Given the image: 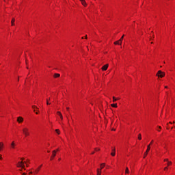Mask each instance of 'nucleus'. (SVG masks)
<instances>
[{"mask_svg":"<svg viewBox=\"0 0 175 175\" xmlns=\"http://www.w3.org/2000/svg\"><path fill=\"white\" fill-rule=\"evenodd\" d=\"M21 161L18 162L16 164V167H21V172L23 171V169H25V164H24V158L21 159Z\"/></svg>","mask_w":175,"mask_h":175,"instance_id":"obj_2","label":"nucleus"},{"mask_svg":"<svg viewBox=\"0 0 175 175\" xmlns=\"http://www.w3.org/2000/svg\"><path fill=\"white\" fill-rule=\"evenodd\" d=\"M111 107H115V109H117L118 106L117 105V103H113L111 105Z\"/></svg>","mask_w":175,"mask_h":175,"instance_id":"obj_22","label":"nucleus"},{"mask_svg":"<svg viewBox=\"0 0 175 175\" xmlns=\"http://www.w3.org/2000/svg\"><path fill=\"white\" fill-rule=\"evenodd\" d=\"M4 144L3 142H0V152L3 150Z\"/></svg>","mask_w":175,"mask_h":175,"instance_id":"obj_15","label":"nucleus"},{"mask_svg":"<svg viewBox=\"0 0 175 175\" xmlns=\"http://www.w3.org/2000/svg\"><path fill=\"white\" fill-rule=\"evenodd\" d=\"M32 109L34 111V113L36 112V114H39V108H38V107H36V105H32Z\"/></svg>","mask_w":175,"mask_h":175,"instance_id":"obj_5","label":"nucleus"},{"mask_svg":"<svg viewBox=\"0 0 175 175\" xmlns=\"http://www.w3.org/2000/svg\"><path fill=\"white\" fill-rule=\"evenodd\" d=\"M54 151H55V152H59V151H61V149L59 148H57L56 150H54Z\"/></svg>","mask_w":175,"mask_h":175,"instance_id":"obj_30","label":"nucleus"},{"mask_svg":"<svg viewBox=\"0 0 175 175\" xmlns=\"http://www.w3.org/2000/svg\"><path fill=\"white\" fill-rule=\"evenodd\" d=\"M111 157H116V147L111 148Z\"/></svg>","mask_w":175,"mask_h":175,"instance_id":"obj_9","label":"nucleus"},{"mask_svg":"<svg viewBox=\"0 0 175 175\" xmlns=\"http://www.w3.org/2000/svg\"><path fill=\"white\" fill-rule=\"evenodd\" d=\"M57 156V152L55 150L52 151V155L51 156L50 161H54V158Z\"/></svg>","mask_w":175,"mask_h":175,"instance_id":"obj_6","label":"nucleus"},{"mask_svg":"<svg viewBox=\"0 0 175 175\" xmlns=\"http://www.w3.org/2000/svg\"><path fill=\"white\" fill-rule=\"evenodd\" d=\"M11 148L12 150H14V148H16V142L14 141H13L12 143H11Z\"/></svg>","mask_w":175,"mask_h":175,"instance_id":"obj_13","label":"nucleus"},{"mask_svg":"<svg viewBox=\"0 0 175 175\" xmlns=\"http://www.w3.org/2000/svg\"><path fill=\"white\" fill-rule=\"evenodd\" d=\"M61 75L58 74V73H55L53 75V77L54 79H58V77H60Z\"/></svg>","mask_w":175,"mask_h":175,"instance_id":"obj_16","label":"nucleus"},{"mask_svg":"<svg viewBox=\"0 0 175 175\" xmlns=\"http://www.w3.org/2000/svg\"><path fill=\"white\" fill-rule=\"evenodd\" d=\"M66 110H67V111H69V107H66Z\"/></svg>","mask_w":175,"mask_h":175,"instance_id":"obj_39","label":"nucleus"},{"mask_svg":"<svg viewBox=\"0 0 175 175\" xmlns=\"http://www.w3.org/2000/svg\"><path fill=\"white\" fill-rule=\"evenodd\" d=\"M125 174H129V169L128 168V167H126Z\"/></svg>","mask_w":175,"mask_h":175,"instance_id":"obj_25","label":"nucleus"},{"mask_svg":"<svg viewBox=\"0 0 175 175\" xmlns=\"http://www.w3.org/2000/svg\"><path fill=\"white\" fill-rule=\"evenodd\" d=\"M157 76L158 77H161V79H162V77H165V72L159 70L158 71V72L157 73Z\"/></svg>","mask_w":175,"mask_h":175,"instance_id":"obj_4","label":"nucleus"},{"mask_svg":"<svg viewBox=\"0 0 175 175\" xmlns=\"http://www.w3.org/2000/svg\"><path fill=\"white\" fill-rule=\"evenodd\" d=\"M165 88H167V86H165Z\"/></svg>","mask_w":175,"mask_h":175,"instance_id":"obj_44","label":"nucleus"},{"mask_svg":"<svg viewBox=\"0 0 175 175\" xmlns=\"http://www.w3.org/2000/svg\"><path fill=\"white\" fill-rule=\"evenodd\" d=\"M169 170V167L166 166L165 167H164V171L166 172Z\"/></svg>","mask_w":175,"mask_h":175,"instance_id":"obj_35","label":"nucleus"},{"mask_svg":"<svg viewBox=\"0 0 175 175\" xmlns=\"http://www.w3.org/2000/svg\"><path fill=\"white\" fill-rule=\"evenodd\" d=\"M42 166H43L42 164H41L35 171H34V174H38L39 172H40V169H42Z\"/></svg>","mask_w":175,"mask_h":175,"instance_id":"obj_8","label":"nucleus"},{"mask_svg":"<svg viewBox=\"0 0 175 175\" xmlns=\"http://www.w3.org/2000/svg\"><path fill=\"white\" fill-rule=\"evenodd\" d=\"M47 152H50V150H47Z\"/></svg>","mask_w":175,"mask_h":175,"instance_id":"obj_45","label":"nucleus"},{"mask_svg":"<svg viewBox=\"0 0 175 175\" xmlns=\"http://www.w3.org/2000/svg\"><path fill=\"white\" fill-rule=\"evenodd\" d=\"M120 98H116L115 96H113V102H117V100H120Z\"/></svg>","mask_w":175,"mask_h":175,"instance_id":"obj_21","label":"nucleus"},{"mask_svg":"<svg viewBox=\"0 0 175 175\" xmlns=\"http://www.w3.org/2000/svg\"><path fill=\"white\" fill-rule=\"evenodd\" d=\"M22 133L25 135V137H29L31 136V131H29V128L25 126L22 129Z\"/></svg>","mask_w":175,"mask_h":175,"instance_id":"obj_1","label":"nucleus"},{"mask_svg":"<svg viewBox=\"0 0 175 175\" xmlns=\"http://www.w3.org/2000/svg\"><path fill=\"white\" fill-rule=\"evenodd\" d=\"M82 39H84V37H82Z\"/></svg>","mask_w":175,"mask_h":175,"instance_id":"obj_46","label":"nucleus"},{"mask_svg":"<svg viewBox=\"0 0 175 175\" xmlns=\"http://www.w3.org/2000/svg\"><path fill=\"white\" fill-rule=\"evenodd\" d=\"M57 116H58L60 118L62 121V120H64V116H62V113H61V111H57Z\"/></svg>","mask_w":175,"mask_h":175,"instance_id":"obj_12","label":"nucleus"},{"mask_svg":"<svg viewBox=\"0 0 175 175\" xmlns=\"http://www.w3.org/2000/svg\"><path fill=\"white\" fill-rule=\"evenodd\" d=\"M50 99L47 98L46 99V105H51V103H50Z\"/></svg>","mask_w":175,"mask_h":175,"instance_id":"obj_29","label":"nucleus"},{"mask_svg":"<svg viewBox=\"0 0 175 175\" xmlns=\"http://www.w3.org/2000/svg\"><path fill=\"white\" fill-rule=\"evenodd\" d=\"M98 151H100V149L99 148H94V152H98Z\"/></svg>","mask_w":175,"mask_h":175,"instance_id":"obj_27","label":"nucleus"},{"mask_svg":"<svg viewBox=\"0 0 175 175\" xmlns=\"http://www.w3.org/2000/svg\"><path fill=\"white\" fill-rule=\"evenodd\" d=\"M108 68H109V64H105V65L103 66L101 69L103 71H106V70L108 69Z\"/></svg>","mask_w":175,"mask_h":175,"instance_id":"obj_11","label":"nucleus"},{"mask_svg":"<svg viewBox=\"0 0 175 175\" xmlns=\"http://www.w3.org/2000/svg\"><path fill=\"white\" fill-rule=\"evenodd\" d=\"M114 44H116V45H120V44H122V42H121V40H118V41H116L115 42H114Z\"/></svg>","mask_w":175,"mask_h":175,"instance_id":"obj_19","label":"nucleus"},{"mask_svg":"<svg viewBox=\"0 0 175 175\" xmlns=\"http://www.w3.org/2000/svg\"><path fill=\"white\" fill-rule=\"evenodd\" d=\"M138 140H142V134L138 135Z\"/></svg>","mask_w":175,"mask_h":175,"instance_id":"obj_32","label":"nucleus"},{"mask_svg":"<svg viewBox=\"0 0 175 175\" xmlns=\"http://www.w3.org/2000/svg\"><path fill=\"white\" fill-rule=\"evenodd\" d=\"M164 162H169V159H165Z\"/></svg>","mask_w":175,"mask_h":175,"instance_id":"obj_36","label":"nucleus"},{"mask_svg":"<svg viewBox=\"0 0 175 175\" xmlns=\"http://www.w3.org/2000/svg\"><path fill=\"white\" fill-rule=\"evenodd\" d=\"M168 124H169V125H170V124H173V123H172V122H170Z\"/></svg>","mask_w":175,"mask_h":175,"instance_id":"obj_42","label":"nucleus"},{"mask_svg":"<svg viewBox=\"0 0 175 175\" xmlns=\"http://www.w3.org/2000/svg\"><path fill=\"white\" fill-rule=\"evenodd\" d=\"M124 36H125L124 35H123L120 39L119 40H120V42L122 43V40H124Z\"/></svg>","mask_w":175,"mask_h":175,"instance_id":"obj_31","label":"nucleus"},{"mask_svg":"<svg viewBox=\"0 0 175 175\" xmlns=\"http://www.w3.org/2000/svg\"><path fill=\"white\" fill-rule=\"evenodd\" d=\"M156 131H157V132H161V131H162V126H157Z\"/></svg>","mask_w":175,"mask_h":175,"instance_id":"obj_17","label":"nucleus"},{"mask_svg":"<svg viewBox=\"0 0 175 175\" xmlns=\"http://www.w3.org/2000/svg\"><path fill=\"white\" fill-rule=\"evenodd\" d=\"M3 158H2V154H0V161H2Z\"/></svg>","mask_w":175,"mask_h":175,"instance_id":"obj_38","label":"nucleus"},{"mask_svg":"<svg viewBox=\"0 0 175 175\" xmlns=\"http://www.w3.org/2000/svg\"><path fill=\"white\" fill-rule=\"evenodd\" d=\"M154 144V139H152L150 143L149 144V146H152Z\"/></svg>","mask_w":175,"mask_h":175,"instance_id":"obj_34","label":"nucleus"},{"mask_svg":"<svg viewBox=\"0 0 175 175\" xmlns=\"http://www.w3.org/2000/svg\"><path fill=\"white\" fill-rule=\"evenodd\" d=\"M174 124H175V122H173Z\"/></svg>","mask_w":175,"mask_h":175,"instance_id":"obj_47","label":"nucleus"},{"mask_svg":"<svg viewBox=\"0 0 175 175\" xmlns=\"http://www.w3.org/2000/svg\"><path fill=\"white\" fill-rule=\"evenodd\" d=\"M16 22V19L13 18L11 21V25L13 27L14 26V23Z\"/></svg>","mask_w":175,"mask_h":175,"instance_id":"obj_20","label":"nucleus"},{"mask_svg":"<svg viewBox=\"0 0 175 175\" xmlns=\"http://www.w3.org/2000/svg\"><path fill=\"white\" fill-rule=\"evenodd\" d=\"M148 155V152L146 151V152L144 154V158H146Z\"/></svg>","mask_w":175,"mask_h":175,"instance_id":"obj_28","label":"nucleus"},{"mask_svg":"<svg viewBox=\"0 0 175 175\" xmlns=\"http://www.w3.org/2000/svg\"><path fill=\"white\" fill-rule=\"evenodd\" d=\"M173 165V163L172 161L167 162V167L172 166Z\"/></svg>","mask_w":175,"mask_h":175,"instance_id":"obj_23","label":"nucleus"},{"mask_svg":"<svg viewBox=\"0 0 175 175\" xmlns=\"http://www.w3.org/2000/svg\"><path fill=\"white\" fill-rule=\"evenodd\" d=\"M105 166H106V163H103L100 164L99 169H101V170H102V169H104Z\"/></svg>","mask_w":175,"mask_h":175,"instance_id":"obj_18","label":"nucleus"},{"mask_svg":"<svg viewBox=\"0 0 175 175\" xmlns=\"http://www.w3.org/2000/svg\"><path fill=\"white\" fill-rule=\"evenodd\" d=\"M88 37H87V36H85V39H88Z\"/></svg>","mask_w":175,"mask_h":175,"instance_id":"obj_43","label":"nucleus"},{"mask_svg":"<svg viewBox=\"0 0 175 175\" xmlns=\"http://www.w3.org/2000/svg\"><path fill=\"white\" fill-rule=\"evenodd\" d=\"M96 174L97 175H102V170L98 168L97 170H96Z\"/></svg>","mask_w":175,"mask_h":175,"instance_id":"obj_14","label":"nucleus"},{"mask_svg":"<svg viewBox=\"0 0 175 175\" xmlns=\"http://www.w3.org/2000/svg\"><path fill=\"white\" fill-rule=\"evenodd\" d=\"M150 150H151V145H148V146L146 152H150Z\"/></svg>","mask_w":175,"mask_h":175,"instance_id":"obj_24","label":"nucleus"},{"mask_svg":"<svg viewBox=\"0 0 175 175\" xmlns=\"http://www.w3.org/2000/svg\"><path fill=\"white\" fill-rule=\"evenodd\" d=\"M33 172H29V174H33Z\"/></svg>","mask_w":175,"mask_h":175,"instance_id":"obj_40","label":"nucleus"},{"mask_svg":"<svg viewBox=\"0 0 175 175\" xmlns=\"http://www.w3.org/2000/svg\"><path fill=\"white\" fill-rule=\"evenodd\" d=\"M171 129H173V127H172Z\"/></svg>","mask_w":175,"mask_h":175,"instance_id":"obj_48","label":"nucleus"},{"mask_svg":"<svg viewBox=\"0 0 175 175\" xmlns=\"http://www.w3.org/2000/svg\"><path fill=\"white\" fill-rule=\"evenodd\" d=\"M95 150H94L93 152H91V155H94V154H95Z\"/></svg>","mask_w":175,"mask_h":175,"instance_id":"obj_37","label":"nucleus"},{"mask_svg":"<svg viewBox=\"0 0 175 175\" xmlns=\"http://www.w3.org/2000/svg\"><path fill=\"white\" fill-rule=\"evenodd\" d=\"M81 5L84 6V8H87V2H85V0H79Z\"/></svg>","mask_w":175,"mask_h":175,"instance_id":"obj_10","label":"nucleus"},{"mask_svg":"<svg viewBox=\"0 0 175 175\" xmlns=\"http://www.w3.org/2000/svg\"><path fill=\"white\" fill-rule=\"evenodd\" d=\"M16 122L18 124H23V122H24V118L22 116H18L16 119Z\"/></svg>","mask_w":175,"mask_h":175,"instance_id":"obj_3","label":"nucleus"},{"mask_svg":"<svg viewBox=\"0 0 175 175\" xmlns=\"http://www.w3.org/2000/svg\"><path fill=\"white\" fill-rule=\"evenodd\" d=\"M22 175H27V173L24 172L22 174Z\"/></svg>","mask_w":175,"mask_h":175,"instance_id":"obj_41","label":"nucleus"},{"mask_svg":"<svg viewBox=\"0 0 175 175\" xmlns=\"http://www.w3.org/2000/svg\"><path fill=\"white\" fill-rule=\"evenodd\" d=\"M166 129H167V130L170 129V126L169 125V123H167Z\"/></svg>","mask_w":175,"mask_h":175,"instance_id":"obj_33","label":"nucleus"},{"mask_svg":"<svg viewBox=\"0 0 175 175\" xmlns=\"http://www.w3.org/2000/svg\"><path fill=\"white\" fill-rule=\"evenodd\" d=\"M24 165H26V167H29V165L31 164V160L27 159L26 161H24Z\"/></svg>","mask_w":175,"mask_h":175,"instance_id":"obj_7","label":"nucleus"},{"mask_svg":"<svg viewBox=\"0 0 175 175\" xmlns=\"http://www.w3.org/2000/svg\"><path fill=\"white\" fill-rule=\"evenodd\" d=\"M55 132L57 135H61V131H59V129H55Z\"/></svg>","mask_w":175,"mask_h":175,"instance_id":"obj_26","label":"nucleus"}]
</instances>
